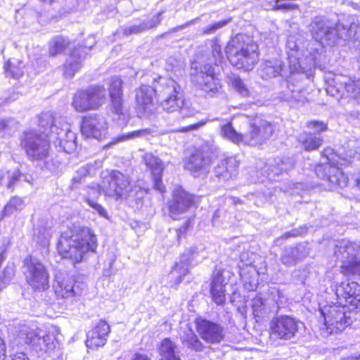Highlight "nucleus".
<instances>
[{"label":"nucleus","mask_w":360,"mask_h":360,"mask_svg":"<svg viewBox=\"0 0 360 360\" xmlns=\"http://www.w3.org/2000/svg\"><path fill=\"white\" fill-rule=\"evenodd\" d=\"M57 248L63 258L70 259L74 264L79 263L86 253L96 251L97 238L91 229L75 227L61 233Z\"/></svg>","instance_id":"1"},{"label":"nucleus","mask_w":360,"mask_h":360,"mask_svg":"<svg viewBox=\"0 0 360 360\" xmlns=\"http://www.w3.org/2000/svg\"><path fill=\"white\" fill-rule=\"evenodd\" d=\"M248 129L245 133L237 132L231 123L221 127V135L234 143H243L257 146L265 143L274 131V126L261 117H255L248 122Z\"/></svg>","instance_id":"2"},{"label":"nucleus","mask_w":360,"mask_h":360,"mask_svg":"<svg viewBox=\"0 0 360 360\" xmlns=\"http://www.w3.org/2000/svg\"><path fill=\"white\" fill-rule=\"evenodd\" d=\"M223 60L221 47L214 41L212 44L211 53L207 55L206 59L202 57L194 63L195 72L192 75V81L205 93H214L218 89L214 66L221 65Z\"/></svg>","instance_id":"3"},{"label":"nucleus","mask_w":360,"mask_h":360,"mask_svg":"<svg viewBox=\"0 0 360 360\" xmlns=\"http://www.w3.org/2000/svg\"><path fill=\"white\" fill-rule=\"evenodd\" d=\"M225 52L232 65L245 71L252 70L259 61L257 44L242 34L229 41Z\"/></svg>","instance_id":"4"},{"label":"nucleus","mask_w":360,"mask_h":360,"mask_svg":"<svg viewBox=\"0 0 360 360\" xmlns=\"http://www.w3.org/2000/svg\"><path fill=\"white\" fill-rule=\"evenodd\" d=\"M102 192L115 200H127L136 193L129 176L120 171L113 170L103 179Z\"/></svg>","instance_id":"5"},{"label":"nucleus","mask_w":360,"mask_h":360,"mask_svg":"<svg viewBox=\"0 0 360 360\" xmlns=\"http://www.w3.org/2000/svg\"><path fill=\"white\" fill-rule=\"evenodd\" d=\"M160 93L163 98L161 105L167 112H174L179 111L182 117L190 116L186 112L184 100L181 94L180 86L171 78L161 79Z\"/></svg>","instance_id":"6"},{"label":"nucleus","mask_w":360,"mask_h":360,"mask_svg":"<svg viewBox=\"0 0 360 360\" xmlns=\"http://www.w3.org/2000/svg\"><path fill=\"white\" fill-rule=\"evenodd\" d=\"M51 141L50 135L33 131L27 133L24 137V149L28 158L32 161L43 162L49 169H51L48 163Z\"/></svg>","instance_id":"7"},{"label":"nucleus","mask_w":360,"mask_h":360,"mask_svg":"<svg viewBox=\"0 0 360 360\" xmlns=\"http://www.w3.org/2000/svg\"><path fill=\"white\" fill-rule=\"evenodd\" d=\"M349 308L348 306L339 304L325 305L320 309L325 325L330 330V333L342 331L352 324L353 312Z\"/></svg>","instance_id":"8"},{"label":"nucleus","mask_w":360,"mask_h":360,"mask_svg":"<svg viewBox=\"0 0 360 360\" xmlns=\"http://www.w3.org/2000/svg\"><path fill=\"white\" fill-rule=\"evenodd\" d=\"M27 267L25 273L27 284L35 291H44L49 288V274L44 266L37 258L30 257L24 261Z\"/></svg>","instance_id":"9"},{"label":"nucleus","mask_w":360,"mask_h":360,"mask_svg":"<svg viewBox=\"0 0 360 360\" xmlns=\"http://www.w3.org/2000/svg\"><path fill=\"white\" fill-rule=\"evenodd\" d=\"M309 31L312 37L323 45L333 46L338 41L335 25L323 16H316L312 19Z\"/></svg>","instance_id":"10"},{"label":"nucleus","mask_w":360,"mask_h":360,"mask_svg":"<svg viewBox=\"0 0 360 360\" xmlns=\"http://www.w3.org/2000/svg\"><path fill=\"white\" fill-rule=\"evenodd\" d=\"M360 253V243L342 239L336 242L334 248V255L342 265L340 271L345 274L347 269L358 259Z\"/></svg>","instance_id":"11"},{"label":"nucleus","mask_w":360,"mask_h":360,"mask_svg":"<svg viewBox=\"0 0 360 360\" xmlns=\"http://www.w3.org/2000/svg\"><path fill=\"white\" fill-rule=\"evenodd\" d=\"M339 304L348 306L349 310L360 311V285L354 281H342L335 286Z\"/></svg>","instance_id":"12"},{"label":"nucleus","mask_w":360,"mask_h":360,"mask_svg":"<svg viewBox=\"0 0 360 360\" xmlns=\"http://www.w3.org/2000/svg\"><path fill=\"white\" fill-rule=\"evenodd\" d=\"M300 323L298 320L290 316H278L271 321V335L278 339L290 340L297 333Z\"/></svg>","instance_id":"13"},{"label":"nucleus","mask_w":360,"mask_h":360,"mask_svg":"<svg viewBox=\"0 0 360 360\" xmlns=\"http://www.w3.org/2000/svg\"><path fill=\"white\" fill-rule=\"evenodd\" d=\"M339 165L340 163L333 161L320 164L316 167L315 173L318 177L330 183L332 186L346 187L348 178L341 171Z\"/></svg>","instance_id":"14"},{"label":"nucleus","mask_w":360,"mask_h":360,"mask_svg":"<svg viewBox=\"0 0 360 360\" xmlns=\"http://www.w3.org/2000/svg\"><path fill=\"white\" fill-rule=\"evenodd\" d=\"M193 205V196L181 187H177L169 202V214L174 220L179 219Z\"/></svg>","instance_id":"15"},{"label":"nucleus","mask_w":360,"mask_h":360,"mask_svg":"<svg viewBox=\"0 0 360 360\" xmlns=\"http://www.w3.org/2000/svg\"><path fill=\"white\" fill-rule=\"evenodd\" d=\"M50 139L56 145L63 148L68 153L75 151L77 148L76 134L70 130L69 125L65 123L62 127L57 124L51 127Z\"/></svg>","instance_id":"16"},{"label":"nucleus","mask_w":360,"mask_h":360,"mask_svg":"<svg viewBox=\"0 0 360 360\" xmlns=\"http://www.w3.org/2000/svg\"><path fill=\"white\" fill-rule=\"evenodd\" d=\"M197 332L201 338L209 344H217L224 338V328L220 324L205 319H197Z\"/></svg>","instance_id":"17"},{"label":"nucleus","mask_w":360,"mask_h":360,"mask_svg":"<svg viewBox=\"0 0 360 360\" xmlns=\"http://www.w3.org/2000/svg\"><path fill=\"white\" fill-rule=\"evenodd\" d=\"M108 122L105 118L100 115H90L84 118L81 131L86 138L101 140L107 134Z\"/></svg>","instance_id":"18"},{"label":"nucleus","mask_w":360,"mask_h":360,"mask_svg":"<svg viewBox=\"0 0 360 360\" xmlns=\"http://www.w3.org/2000/svg\"><path fill=\"white\" fill-rule=\"evenodd\" d=\"M108 91L110 112L119 116L124 115L127 110L124 105L122 81L120 78L114 77L111 79Z\"/></svg>","instance_id":"19"},{"label":"nucleus","mask_w":360,"mask_h":360,"mask_svg":"<svg viewBox=\"0 0 360 360\" xmlns=\"http://www.w3.org/2000/svg\"><path fill=\"white\" fill-rule=\"evenodd\" d=\"M309 254V248L305 243L285 246L283 248L280 261L288 267L295 266L304 260Z\"/></svg>","instance_id":"20"},{"label":"nucleus","mask_w":360,"mask_h":360,"mask_svg":"<svg viewBox=\"0 0 360 360\" xmlns=\"http://www.w3.org/2000/svg\"><path fill=\"white\" fill-rule=\"evenodd\" d=\"M91 39L94 40L93 38ZM94 44V41L89 46H79L72 49L63 65V75L65 77L70 79L75 75V72L82 66V59L87 55L88 51L91 50Z\"/></svg>","instance_id":"21"},{"label":"nucleus","mask_w":360,"mask_h":360,"mask_svg":"<svg viewBox=\"0 0 360 360\" xmlns=\"http://www.w3.org/2000/svg\"><path fill=\"white\" fill-rule=\"evenodd\" d=\"M210 165V158L206 157L202 151L196 150L187 160L184 167L195 177H198L208 172Z\"/></svg>","instance_id":"22"},{"label":"nucleus","mask_w":360,"mask_h":360,"mask_svg":"<svg viewBox=\"0 0 360 360\" xmlns=\"http://www.w3.org/2000/svg\"><path fill=\"white\" fill-rule=\"evenodd\" d=\"M25 342L37 353L52 351L56 345L55 338L50 335L40 336L34 331L26 334Z\"/></svg>","instance_id":"23"},{"label":"nucleus","mask_w":360,"mask_h":360,"mask_svg":"<svg viewBox=\"0 0 360 360\" xmlns=\"http://www.w3.org/2000/svg\"><path fill=\"white\" fill-rule=\"evenodd\" d=\"M157 91H160L158 87L153 88L148 85H143L136 91V101L143 114L149 115L153 113V96Z\"/></svg>","instance_id":"24"},{"label":"nucleus","mask_w":360,"mask_h":360,"mask_svg":"<svg viewBox=\"0 0 360 360\" xmlns=\"http://www.w3.org/2000/svg\"><path fill=\"white\" fill-rule=\"evenodd\" d=\"M288 51V56L289 60V68L290 73H294L300 71L301 69L304 70L305 68H302L304 64L302 51H300L299 44L296 36L290 35L287 39L286 43Z\"/></svg>","instance_id":"25"},{"label":"nucleus","mask_w":360,"mask_h":360,"mask_svg":"<svg viewBox=\"0 0 360 360\" xmlns=\"http://www.w3.org/2000/svg\"><path fill=\"white\" fill-rule=\"evenodd\" d=\"M239 161L236 157H229L221 160L215 166L214 173L219 181H226L231 179L237 174Z\"/></svg>","instance_id":"26"},{"label":"nucleus","mask_w":360,"mask_h":360,"mask_svg":"<svg viewBox=\"0 0 360 360\" xmlns=\"http://www.w3.org/2000/svg\"><path fill=\"white\" fill-rule=\"evenodd\" d=\"M144 160L146 165L151 171L155 188L161 193H164L165 187L162 181V173L164 169L162 160L151 153H146L144 155Z\"/></svg>","instance_id":"27"},{"label":"nucleus","mask_w":360,"mask_h":360,"mask_svg":"<svg viewBox=\"0 0 360 360\" xmlns=\"http://www.w3.org/2000/svg\"><path fill=\"white\" fill-rule=\"evenodd\" d=\"M288 71L283 66V63L279 59L267 60L262 63L259 74L264 79L277 76L288 77Z\"/></svg>","instance_id":"28"},{"label":"nucleus","mask_w":360,"mask_h":360,"mask_svg":"<svg viewBox=\"0 0 360 360\" xmlns=\"http://www.w3.org/2000/svg\"><path fill=\"white\" fill-rule=\"evenodd\" d=\"M335 82L343 88L342 96L349 97L360 103V79H353L344 76H337Z\"/></svg>","instance_id":"29"},{"label":"nucleus","mask_w":360,"mask_h":360,"mask_svg":"<svg viewBox=\"0 0 360 360\" xmlns=\"http://www.w3.org/2000/svg\"><path fill=\"white\" fill-rule=\"evenodd\" d=\"M227 281L222 275V272L217 271L214 273L210 287V293L214 302L218 305H222L226 300L225 287Z\"/></svg>","instance_id":"30"},{"label":"nucleus","mask_w":360,"mask_h":360,"mask_svg":"<svg viewBox=\"0 0 360 360\" xmlns=\"http://www.w3.org/2000/svg\"><path fill=\"white\" fill-rule=\"evenodd\" d=\"M252 311L255 317L264 319L277 312L278 307L271 300H264L261 297H256L252 300Z\"/></svg>","instance_id":"31"},{"label":"nucleus","mask_w":360,"mask_h":360,"mask_svg":"<svg viewBox=\"0 0 360 360\" xmlns=\"http://www.w3.org/2000/svg\"><path fill=\"white\" fill-rule=\"evenodd\" d=\"M164 11H160L156 14L152 19L146 21L142 22L139 24L131 25L129 26H124L122 28V32L125 36H129L131 34H136L141 32H143L147 30L154 28L157 27L162 21V15Z\"/></svg>","instance_id":"32"},{"label":"nucleus","mask_w":360,"mask_h":360,"mask_svg":"<svg viewBox=\"0 0 360 360\" xmlns=\"http://www.w3.org/2000/svg\"><path fill=\"white\" fill-rule=\"evenodd\" d=\"M160 359L163 360H181V351L176 344L169 338H165L159 346Z\"/></svg>","instance_id":"33"},{"label":"nucleus","mask_w":360,"mask_h":360,"mask_svg":"<svg viewBox=\"0 0 360 360\" xmlns=\"http://www.w3.org/2000/svg\"><path fill=\"white\" fill-rule=\"evenodd\" d=\"M101 166V162L95 161L79 167L72 179L71 188L72 189L77 188L80 184L84 182V179L87 176L94 174Z\"/></svg>","instance_id":"34"},{"label":"nucleus","mask_w":360,"mask_h":360,"mask_svg":"<svg viewBox=\"0 0 360 360\" xmlns=\"http://www.w3.org/2000/svg\"><path fill=\"white\" fill-rule=\"evenodd\" d=\"M240 275L248 290L253 291L257 288L259 274L255 266L248 264L245 266H240Z\"/></svg>","instance_id":"35"},{"label":"nucleus","mask_w":360,"mask_h":360,"mask_svg":"<svg viewBox=\"0 0 360 360\" xmlns=\"http://www.w3.org/2000/svg\"><path fill=\"white\" fill-rule=\"evenodd\" d=\"M180 340L185 347L195 352H202L205 348L202 342L189 327L184 329L180 334Z\"/></svg>","instance_id":"36"},{"label":"nucleus","mask_w":360,"mask_h":360,"mask_svg":"<svg viewBox=\"0 0 360 360\" xmlns=\"http://www.w3.org/2000/svg\"><path fill=\"white\" fill-rule=\"evenodd\" d=\"M337 32L338 40L343 39L344 40H349L354 39L355 41H360V24L352 23L349 27L338 23L335 25Z\"/></svg>","instance_id":"37"},{"label":"nucleus","mask_w":360,"mask_h":360,"mask_svg":"<svg viewBox=\"0 0 360 360\" xmlns=\"http://www.w3.org/2000/svg\"><path fill=\"white\" fill-rule=\"evenodd\" d=\"M91 110L98 108L105 101V89L103 86H92L86 89Z\"/></svg>","instance_id":"38"},{"label":"nucleus","mask_w":360,"mask_h":360,"mask_svg":"<svg viewBox=\"0 0 360 360\" xmlns=\"http://www.w3.org/2000/svg\"><path fill=\"white\" fill-rule=\"evenodd\" d=\"M68 38L58 35L53 37L49 44V53L51 56H55L62 53L69 46Z\"/></svg>","instance_id":"39"},{"label":"nucleus","mask_w":360,"mask_h":360,"mask_svg":"<svg viewBox=\"0 0 360 360\" xmlns=\"http://www.w3.org/2000/svg\"><path fill=\"white\" fill-rule=\"evenodd\" d=\"M153 133V131L149 129H142L136 131H133L125 134L120 135L115 139L114 141H111L108 144V146L115 144L117 142L124 141L129 139H147L149 136H150Z\"/></svg>","instance_id":"40"},{"label":"nucleus","mask_w":360,"mask_h":360,"mask_svg":"<svg viewBox=\"0 0 360 360\" xmlns=\"http://www.w3.org/2000/svg\"><path fill=\"white\" fill-rule=\"evenodd\" d=\"M56 293L63 298L72 297L75 295L72 281H57L53 285Z\"/></svg>","instance_id":"41"},{"label":"nucleus","mask_w":360,"mask_h":360,"mask_svg":"<svg viewBox=\"0 0 360 360\" xmlns=\"http://www.w3.org/2000/svg\"><path fill=\"white\" fill-rule=\"evenodd\" d=\"M86 90L77 92L72 101V106L78 112H84L91 110L90 101Z\"/></svg>","instance_id":"42"},{"label":"nucleus","mask_w":360,"mask_h":360,"mask_svg":"<svg viewBox=\"0 0 360 360\" xmlns=\"http://www.w3.org/2000/svg\"><path fill=\"white\" fill-rule=\"evenodd\" d=\"M56 124V120L53 118V113L51 112H42L39 117V125L44 129V131L39 134H50L51 127Z\"/></svg>","instance_id":"43"},{"label":"nucleus","mask_w":360,"mask_h":360,"mask_svg":"<svg viewBox=\"0 0 360 360\" xmlns=\"http://www.w3.org/2000/svg\"><path fill=\"white\" fill-rule=\"evenodd\" d=\"M22 205V200L18 197L12 198L7 205L4 207L3 212H0V220L4 217L13 214L15 211H20Z\"/></svg>","instance_id":"44"},{"label":"nucleus","mask_w":360,"mask_h":360,"mask_svg":"<svg viewBox=\"0 0 360 360\" xmlns=\"http://www.w3.org/2000/svg\"><path fill=\"white\" fill-rule=\"evenodd\" d=\"M5 71L7 76L18 79L22 75L20 62L15 59H10L5 65Z\"/></svg>","instance_id":"45"},{"label":"nucleus","mask_w":360,"mask_h":360,"mask_svg":"<svg viewBox=\"0 0 360 360\" xmlns=\"http://www.w3.org/2000/svg\"><path fill=\"white\" fill-rule=\"evenodd\" d=\"M107 341V338L96 331H90L87 335L86 345L88 347L94 348L103 346Z\"/></svg>","instance_id":"46"},{"label":"nucleus","mask_w":360,"mask_h":360,"mask_svg":"<svg viewBox=\"0 0 360 360\" xmlns=\"http://www.w3.org/2000/svg\"><path fill=\"white\" fill-rule=\"evenodd\" d=\"M188 272V261L181 260L179 262H176L175 266L171 271V275L172 276L177 277V283L181 282L183 277H184Z\"/></svg>","instance_id":"47"},{"label":"nucleus","mask_w":360,"mask_h":360,"mask_svg":"<svg viewBox=\"0 0 360 360\" xmlns=\"http://www.w3.org/2000/svg\"><path fill=\"white\" fill-rule=\"evenodd\" d=\"M323 139L319 134H309L303 140V146L307 150L317 149L322 144Z\"/></svg>","instance_id":"48"},{"label":"nucleus","mask_w":360,"mask_h":360,"mask_svg":"<svg viewBox=\"0 0 360 360\" xmlns=\"http://www.w3.org/2000/svg\"><path fill=\"white\" fill-rule=\"evenodd\" d=\"M232 86L234 89L243 97H247L250 95V90L246 84L241 79V78L236 75H233L231 78Z\"/></svg>","instance_id":"49"},{"label":"nucleus","mask_w":360,"mask_h":360,"mask_svg":"<svg viewBox=\"0 0 360 360\" xmlns=\"http://www.w3.org/2000/svg\"><path fill=\"white\" fill-rule=\"evenodd\" d=\"M13 276L14 265L13 264H8L0 274V292L10 283Z\"/></svg>","instance_id":"50"},{"label":"nucleus","mask_w":360,"mask_h":360,"mask_svg":"<svg viewBox=\"0 0 360 360\" xmlns=\"http://www.w3.org/2000/svg\"><path fill=\"white\" fill-rule=\"evenodd\" d=\"M20 123L14 119L3 120L0 121V133L4 131L8 134H11L18 128L20 127Z\"/></svg>","instance_id":"51"},{"label":"nucleus","mask_w":360,"mask_h":360,"mask_svg":"<svg viewBox=\"0 0 360 360\" xmlns=\"http://www.w3.org/2000/svg\"><path fill=\"white\" fill-rule=\"evenodd\" d=\"M231 18L219 21L213 25H208L207 27L202 29V32L204 34H214L217 30L224 27L229 22Z\"/></svg>","instance_id":"52"},{"label":"nucleus","mask_w":360,"mask_h":360,"mask_svg":"<svg viewBox=\"0 0 360 360\" xmlns=\"http://www.w3.org/2000/svg\"><path fill=\"white\" fill-rule=\"evenodd\" d=\"M92 330L96 331L98 333H99V334L107 338L110 331V328L105 321L101 320Z\"/></svg>","instance_id":"53"},{"label":"nucleus","mask_w":360,"mask_h":360,"mask_svg":"<svg viewBox=\"0 0 360 360\" xmlns=\"http://www.w3.org/2000/svg\"><path fill=\"white\" fill-rule=\"evenodd\" d=\"M307 127L314 131V134H319L321 131H326L328 127L327 124L323 122L319 121H311L308 122Z\"/></svg>","instance_id":"54"},{"label":"nucleus","mask_w":360,"mask_h":360,"mask_svg":"<svg viewBox=\"0 0 360 360\" xmlns=\"http://www.w3.org/2000/svg\"><path fill=\"white\" fill-rule=\"evenodd\" d=\"M283 0H276L274 6L273 7V10L278 11V10H293L297 9L299 8L298 5L294 4H286L282 3Z\"/></svg>","instance_id":"55"},{"label":"nucleus","mask_w":360,"mask_h":360,"mask_svg":"<svg viewBox=\"0 0 360 360\" xmlns=\"http://www.w3.org/2000/svg\"><path fill=\"white\" fill-rule=\"evenodd\" d=\"M86 202L88 205L91 207L95 211H96L101 217H108V213L106 210L98 203L94 202L93 200L89 198L86 199Z\"/></svg>","instance_id":"56"},{"label":"nucleus","mask_w":360,"mask_h":360,"mask_svg":"<svg viewBox=\"0 0 360 360\" xmlns=\"http://www.w3.org/2000/svg\"><path fill=\"white\" fill-rule=\"evenodd\" d=\"M21 176V172L19 169L14 171L11 174L8 176V182L7 184L8 188H13L15 184L20 181V178Z\"/></svg>","instance_id":"57"},{"label":"nucleus","mask_w":360,"mask_h":360,"mask_svg":"<svg viewBox=\"0 0 360 360\" xmlns=\"http://www.w3.org/2000/svg\"><path fill=\"white\" fill-rule=\"evenodd\" d=\"M307 229L306 226L300 227L299 229H295L285 233L281 236V238L288 239L290 237H295V236H300V235L307 232Z\"/></svg>","instance_id":"58"},{"label":"nucleus","mask_w":360,"mask_h":360,"mask_svg":"<svg viewBox=\"0 0 360 360\" xmlns=\"http://www.w3.org/2000/svg\"><path fill=\"white\" fill-rule=\"evenodd\" d=\"M206 122H207L206 120L205 121L201 120L197 123L191 124L187 127H181L177 131H180V132H187L189 131L197 130L200 127H201L204 124H205Z\"/></svg>","instance_id":"59"},{"label":"nucleus","mask_w":360,"mask_h":360,"mask_svg":"<svg viewBox=\"0 0 360 360\" xmlns=\"http://www.w3.org/2000/svg\"><path fill=\"white\" fill-rule=\"evenodd\" d=\"M345 275H358L360 276V259H358L347 269Z\"/></svg>","instance_id":"60"},{"label":"nucleus","mask_w":360,"mask_h":360,"mask_svg":"<svg viewBox=\"0 0 360 360\" xmlns=\"http://www.w3.org/2000/svg\"><path fill=\"white\" fill-rule=\"evenodd\" d=\"M334 82H335V79H334ZM335 86H330L326 89L327 93L333 96H335L338 94H340V96L342 97V91L343 90V88L340 87V85H338L336 82H335Z\"/></svg>","instance_id":"61"},{"label":"nucleus","mask_w":360,"mask_h":360,"mask_svg":"<svg viewBox=\"0 0 360 360\" xmlns=\"http://www.w3.org/2000/svg\"><path fill=\"white\" fill-rule=\"evenodd\" d=\"M277 166L274 165H271V172L274 174L278 175L281 172L286 171L287 168L284 167V163L282 160H279L278 162L276 163Z\"/></svg>","instance_id":"62"},{"label":"nucleus","mask_w":360,"mask_h":360,"mask_svg":"<svg viewBox=\"0 0 360 360\" xmlns=\"http://www.w3.org/2000/svg\"><path fill=\"white\" fill-rule=\"evenodd\" d=\"M192 221V219H188L185 224L181 227L176 230L178 239H179V237L181 234H184L186 232L188 229L191 226Z\"/></svg>","instance_id":"63"},{"label":"nucleus","mask_w":360,"mask_h":360,"mask_svg":"<svg viewBox=\"0 0 360 360\" xmlns=\"http://www.w3.org/2000/svg\"><path fill=\"white\" fill-rule=\"evenodd\" d=\"M316 53H309V55L307 56L304 58V60L307 61V64L308 65L309 68H311V66H315L316 64Z\"/></svg>","instance_id":"64"}]
</instances>
